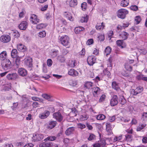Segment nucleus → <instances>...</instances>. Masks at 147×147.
<instances>
[{
	"label": "nucleus",
	"instance_id": "obj_52",
	"mask_svg": "<svg viewBox=\"0 0 147 147\" xmlns=\"http://www.w3.org/2000/svg\"><path fill=\"white\" fill-rule=\"evenodd\" d=\"M108 38L110 40L111 39L112 36L114 35V33L113 31L111 30L109 31L107 33Z\"/></svg>",
	"mask_w": 147,
	"mask_h": 147
},
{
	"label": "nucleus",
	"instance_id": "obj_27",
	"mask_svg": "<svg viewBox=\"0 0 147 147\" xmlns=\"http://www.w3.org/2000/svg\"><path fill=\"white\" fill-rule=\"evenodd\" d=\"M112 86L113 88L117 91H119L120 90L118 84L115 81H113L112 82Z\"/></svg>",
	"mask_w": 147,
	"mask_h": 147
},
{
	"label": "nucleus",
	"instance_id": "obj_32",
	"mask_svg": "<svg viewBox=\"0 0 147 147\" xmlns=\"http://www.w3.org/2000/svg\"><path fill=\"white\" fill-rule=\"evenodd\" d=\"M88 20V15H85L84 16L81 17L80 21L82 23H86Z\"/></svg>",
	"mask_w": 147,
	"mask_h": 147
},
{
	"label": "nucleus",
	"instance_id": "obj_11",
	"mask_svg": "<svg viewBox=\"0 0 147 147\" xmlns=\"http://www.w3.org/2000/svg\"><path fill=\"white\" fill-rule=\"evenodd\" d=\"M30 20L32 23L34 24H36L40 22V20L38 18L37 16L34 14L31 15Z\"/></svg>",
	"mask_w": 147,
	"mask_h": 147
},
{
	"label": "nucleus",
	"instance_id": "obj_19",
	"mask_svg": "<svg viewBox=\"0 0 147 147\" xmlns=\"http://www.w3.org/2000/svg\"><path fill=\"white\" fill-rule=\"evenodd\" d=\"M32 59L30 57H27L24 59L25 64L30 67L32 66Z\"/></svg>",
	"mask_w": 147,
	"mask_h": 147
},
{
	"label": "nucleus",
	"instance_id": "obj_15",
	"mask_svg": "<svg viewBox=\"0 0 147 147\" xmlns=\"http://www.w3.org/2000/svg\"><path fill=\"white\" fill-rule=\"evenodd\" d=\"M143 87L141 86H139L135 89H132L131 92L132 94L136 95L138 94L141 92L143 91Z\"/></svg>",
	"mask_w": 147,
	"mask_h": 147
},
{
	"label": "nucleus",
	"instance_id": "obj_60",
	"mask_svg": "<svg viewBox=\"0 0 147 147\" xmlns=\"http://www.w3.org/2000/svg\"><path fill=\"white\" fill-rule=\"evenodd\" d=\"M53 64V61L52 60L50 59H47V64L48 66H51Z\"/></svg>",
	"mask_w": 147,
	"mask_h": 147
},
{
	"label": "nucleus",
	"instance_id": "obj_20",
	"mask_svg": "<svg viewBox=\"0 0 147 147\" xmlns=\"http://www.w3.org/2000/svg\"><path fill=\"white\" fill-rule=\"evenodd\" d=\"M42 96L44 98L52 102L54 100L53 96L51 94L45 93L42 94Z\"/></svg>",
	"mask_w": 147,
	"mask_h": 147
},
{
	"label": "nucleus",
	"instance_id": "obj_22",
	"mask_svg": "<svg viewBox=\"0 0 147 147\" xmlns=\"http://www.w3.org/2000/svg\"><path fill=\"white\" fill-rule=\"evenodd\" d=\"M28 26V23L26 21H23L19 25L20 29L23 30H25Z\"/></svg>",
	"mask_w": 147,
	"mask_h": 147
},
{
	"label": "nucleus",
	"instance_id": "obj_14",
	"mask_svg": "<svg viewBox=\"0 0 147 147\" xmlns=\"http://www.w3.org/2000/svg\"><path fill=\"white\" fill-rule=\"evenodd\" d=\"M68 74L72 77H76L79 75L78 72L75 69L73 68L70 69L68 72Z\"/></svg>",
	"mask_w": 147,
	"mask_h": 147
},
{
	"label": "nucleus",
	"instance_id": "obj_59",
	"mask_svg": "<svg viewBox=\"0 0 147 147\" xmlns=\"http://www.w3.org/2000/svg\"><path fill=\"white\" fill-rule=\"evenodd\" d=\"M95 138V135L93 134H90L88 138V139L89 140L91 141L94 140Z\"/></svg>",
	"mask_w": 147,
	"mask_h": 147
},
{
	"label": "nucleus",
	"instance_id": "obj_45",
	"mask_svg": "<svg viewBox=\"0 0 147 147\" xmlns=\"http://www.w3.org/2000/svg\"><path fill=\"white\" fill-rule=\"evenodd\" d=\"M46 35V32L45 31H42L38 33V36L41 38L45 37Z\"/></svg>",
	"mask_w": 147,
	"mask_h": 147
},
{
	"label": "nucleus",
	"instance_id": "obj_39",
	"mask_svg": "<svg viewBox=\"0 0 147 147\" xmlns=\"http://www.w3.org/2000/svg\"><path fill=\"white\" fill-rule=\"evenodd\" d=\"M106 130L108 132H110L111 130V124L109 122H107L106 124Z\"/></svg>",
	"mask_w": 147,
	"mask_h": 147
},
{
	"label": "nucleus",
	"instance_id": "obj_16",
	"mask_svg": "<svg viewBox=\"0 0 147 147\" xmlns=\"http://www.w3.org/2000/svg\"><path fill=\"white\" fill-rule=\"evenodd\" d=\"M50 115L49 111L45 110L43 113H41L39 115V117L41 119H46Z\"/></svg>",
	"mask_w": 147,
	"mask_h": 147
},
{
	"label": "nucleus",
	"instance_id": "obj_5",
	"mask_svg": "<svg viewBox=\"0 0 147 147\" xmlns=\"http://www.w3.org/2000/svg\"><path fill=\"white\" fill-rule=\"evenodd\" d=\"M96 58L93 55H90L88 56L87 59V61L88 65H93L96 63Z\"/></svg>",
	"mask_w": 147,
	"mask_h": 147
},
{
	"label": "nucleus",
	"instance_id": "obj_33",
	"mask_svg": "<svg viewBox=\"0 0 147 147\" xmlns=\"http://www.w3.org/2000/svg\"><path fill=\"white\" fill-rule=\"evenodd\" d=\"M18 51L16 49H13L11 53V56L13 58H15L17 56Z\"/></svg>",
	"mask_w": 147,
	"mask_h": 147
},
{
	"label": "nucleus",
	"instance_id": "obj_48",
	"mask_svg": "<svg viewBox=\"0 0 147 147\" xmlns=\"http://www.w3.org/2000/svg\"><path fill=\"white\" fill-rule=\"evenodd\" d=\"M69 84L71 86H75L77 84V82L76 80H71L70 81Z\"/></svg>",
	"mask_w": 147,
	"mask_h": 147
},
{
	"label": "nucleus",
	"instance_id": "obj_61",
	"mask_svg": "<svg viewBox=\"0 0 147 147\" xmlns=\"http://www.w3.org/2000/svg\"><path fill=\"white\" fill-rule=\"evenodd\" d=\"M47 109L48 110V111H49L50 113H53L55 111L54 107L51 106L47 108Z\"/></svg>",
	"mask_w": 147,
	"mask_h": 147
},
{
	"label": "nucleus",
	"instance_id": "obj_31",
	"mask_svg": "<svg viewBox=\"0 0 147 147\" xmlns=\"http://www.w3.org/2000/svg\"><path fill=\"white\" fill-rule=\"evenodd\" d=\"M56 139V137L52 136L48 137L46 138H45L44 140L46 142H47L48 141H52L55 140Z\"/></svg>",
	"mask_w": 147,
	"mask_h": 147
},
{
	"label": "nucleus",
	"instance_id": "obj_40",
	"mask_svg": "<svg viewBox=\"0 0 147 147\" xmlns=\"http://www.w3.org/2000/svg\"><path fill=\"white\" fill-rule=\"evenodd\" d=\"M129 0H123L121 2V5L123 7L127 6L129 4Z\"/></svg>",
	"mask_w": 147,
	"mask_h": 147
},
{
	"label": "nucleus",
	"instance_id": "obj_30",
	"mask_svg": "<svg viewBox=\"0 0 147 147\" xmlns=\"http://www.w3.org/2000/svg\"><path fill=\"white\" fill-rule=\"evenodd\" d=\"M119 101L120 104L123 106L126 103V99L123 96H120Z\"/></svg>",
	"mask_w": 147,
	"mask_h": 147
},
{
	"label": "nucleus",
	"instance_id": "obj_1",
	"mask_svg": "<svg viewBox=\"0 0 147 147\" xmlns=\"http://www.w3.org/2000/svg\"><path fill=\"white\" fill-rule=\"evenodd\" d=\"M60 43L63 46L66 47L68 46L70 43L69 37L66 35H64L59 37Z\"/></svg>",
	"mask_w": 147,
	"mask_h": 147
},
{
	"label": "nucleus",
	"instance_id": "obj_6",
	"mask_svg": "<svg viewBox=\"0 0 147 147\" xmlns=\"http://www.w3.org/2000/svg\"><path fill=\"white\" fill-rule=\"evenodd\" d=\"M105 23L103 22H101V21L99 20L97 22L95 27L97 30L102 31L105 29Z\"/></svg>",
	"mask_w": 147,
	"mask_h": 147
},
{
	"label": "nucleus",
	"instance_id": "obj_12",
	"mask_svg": "<svg viewBox=\"0 0 147 147\" xmlns=\"http://www.w3.org/2000/svg\"><path fill=\"white\" fill-rule=\"evenodd\" d=\"M129 36V34L125 31H122L120 32L119 35V38L122 40H127Z\"/></svg>",
	"mask_w": 147,
	"mask_h": 147
},
{
	"label": "nucleus",
	"instance_id": "obj_63",
	"mask_svg": "<svg viewBox=\"0 0 147 147\" xmlns=\"http://www.w3.org/2000/svg\"><path fill=\"white\" fill-rule=\"evenodd\" d=\"M62 54L63 55H66L68 53V51L65 49H63L61 51Z\"/></svg>",
	"mask_w": 147,
	"mask_h": 147
},
{
	"label": "nucleus",
	"instance_id": "obj_58",
	"mask_svg": "<svg viewBox=\"0 0 147 147\" xmlns=\"http://www.w3.org/2000/svg\"><path fill=\"white\" fill-rule=\"evenodd\" d=\"M142 119L144 121L147 120V113H144L142 115Z\"/></svg>",
	"mask_w": 147,
	"mask_h": 147
},
{
	"label": "nucleus",
	"instance_id": "obj_47",
	"mask_svg": "<svg viewBox=\"0 0 147 147\" xmlns=\"http://www.w3.org/2000/svg\"><path fill=\"white\" fill-rule=\"evenodd\" d=\"M125 139L127 141H131L132 140V136L131 134H126L125 135Z\"/></svg>",
	"mask_w": 147,
	"mask_h": 147
},
{
	"label": "nucleus",
	"instance_id": "obj_57",
	"mask_svg": "<svg viewBox=\"0 0 147 147\" xmlns=\"http://www.w3.org/2000/svg\"><path fill=\"white\" fill-rule=\"evenodd\" d=\"M122 138V135L121 134L118 137L116 136L115 138H114L113 139V140H114V142H116L117 141H119L120 140H121Z\"/></svg>",
	"mask_w": 147,
	"mask_h": 147
},
{
	"label": "nucleus",
	"instance_id": "obj_26",
	"mask_svg": "<svg viewBox=\"0 0 147 147\" xmlns=\"http://www.w3.org/2000/svg\"><path fill=\"white\" fill-rule=\"evenodd\" d=\"M75 130V127H71L68 128L65 131V134L67 136L73 134Z\"/></svg>",
	"mask_w": 147,
	"mask_h": 147
},
{
	"label": "nucleus",
	"instance_id": "obj_18",
	"mask_svg": "<svg viewBox=\"0 0 147 147\" xmlns=\"http://www.w3.org/2000/svg\"><path fill=\"white\" fill-rule=\"evenodd\" d=\"M53 145L52 142L45 141L41 143L39 145L40 147H52Z\"/></svg>",
	"mask_w": 147,
	"mask_h": 147
},
{
	"label": "nucleus",
	"instance_id": "obj_49",
	"mask_svg": "<svg viewBox=\"0 0 147 147\" xmlns=\"http://www.w3.org/2000/svg\"><path fill=\"white\" fill-rule=\"evenodd\" d=\"M99 144L100 146L102 147H104L106 144V140H105L101 139L100 140Z\"/></svg>",
	"mask_w": 147,
	"mask_h": 147
},
{
	"label": "nucleus",
	"instance_id": "obj_7",
	"mask_svg": "<svg viewBox=\"0 0 147 147\" xmlns=\"http://www.w3.org/2000/svg\"><path fill=\"white\" fill-rule=\"evenodd\" d=\"M101 92L100 88L95 86L92 88V93L94 97H98Z\"/></svg>",
	"mask_w": 147,
	"mask_h": 147
},
{
	"label": "nucleus",
	"instance_id": "obj_3",
	"mask_svg": "<svg viewBox=\"0 0 147 147\" xmlns=\"http://www.w3.org/2000/svg\"><path fill=\"white\" fill-rule=\"evenodd\" d=\"M1 65L3 68L5 70H9L12 67L11 62L8 59L3 61L1 63Z\"/></svg>",
	"mask_w": 147,
	"mask_h": 147
},
{
	"label": "nucleus",
	"instance_id": "obj_13",
	"mask_svg": "<svg viewBox=\"0 0 147 147\" xmlns=\"http://www.w3.org/2000/svg\"><path fill=\"white\" fill-rule=\"evenodd\" d=\"M124 40L122 39L117 40L116 41V44L117 46L121 49L126 47V44Z\"/></svg>",
	"mask_w": 147,
	"mask_h": 147
},
{
	"label": "nucleus",
	"instance_id": "obj_42",
	"mask_svg": "<svg viewBox=\"0 0 147 147\" xmlns=\"http://www.w3.org/2000/svg\"><path fill=\"white\" fill-rule=\"evenodd\" d=\"M88 117V115L86 114H85L80 116V119L81 121H84L87 120Z\"/></svg>",
	"mask_w": 147,
	"mask_h": 147
},
{
	"label": "nucleus",
	"instance_id": "obj_8",
	"mask_svg": "<svg viewBox=\"0 0 147 147\" xmlns=\"http://www.w3.org/2000/svg\"><path fill=\"white\" fill-rule=\"evenodd\" d=\"M118 103V96L116 95H113L112 96L110 100V105L112 107L115 106Z\"/></svg>",
	"mask_w": 147,
	"mask_h": 147
},
{
	"label": "nucleus",
	"instance_id": "obj_56",
	"mask_svg": "<svg viewBox=\"0 0 147 147\" xmlns=\"http://www.w3.org/2000/svg\"><path fill=\"white\" fill-rule=\"evenodd\" d=\"M130 9L131 10L134 11H136L138 9V7L136 5H132L130 7Z\"/></svg>",
	"mask_w": 147,
	"mask_h": 147
},
{
	"label": "nucleus",
	"instance_id": "obj_28",
	"mask_svg": "<svg viewBox=\"0 0 147 147\" xmlns=\"http://www.w3.org/2000/svg\"><path fill=\"white\" fill-rule=\"evenodd\" d=\"M85 28L82 26H79L75 28L74 30V31L75 33L79 34L81 32L84 30Z\"/></svg>",
	"mask_w": 147,
	"mask_h": 147
},
{
	"label": "nucleus",
	"instance_id": "obj_35",
	"mask_svg": "<svg viewBox=\"0 0 147 147\" xmlns=\"http://www.w3.org/2000/svg\"><path fill=\"white\" fill-rule=\"evenodd\" d=\"M77 0H71L69 3V6L71 7H74L77 5Z\"/></svg>",
	"mask_w": 147,
	"mask_h": 147
},
{
	"label": "nucleus",
	"instance_id": "obj_53",
	"mask_svg": "<svg viewBox=\"0 0 147 147\" xmlns=\"http://www.w3.org/2000/svg\"><path fill=\"white\" fill-rule=\"evenodd\" d=\"M98 40L100 42L103 41L105 39L104 35L103 34H99L98 36Z\"/></svg>",
	"mask_w": 147,
	"mask_h": 147
},
{
	"label": "nucleus",
	"instance_id": "obj_62",
	"mask_svg": "<svg viewBox=\"0 0 147 147\" xmlns=\"http://www.w3.org/2000/svg\"><path fill=\"white\" fill-rule=\"evenodd\" d=\"M93 40L91 38L88 40L86 42V44L88 45H90L93 44Z\"/></svg>",
	"mask_w": 147,
	"mask_h": 147
},
{
	"label": "nucleus",
	"instance_id": "obj_4",
	"mask_svg": "<svg viewBox=\"0 0 147 147\" xmlns=\"http://www.w3.org/2000/svg\"><path fill=\"white\" fill-rule=\"evenodd\" d=\"M53 118L59 122H61L63 119V116L59 111L54 113L53 114Z\"/></svg>",
	"mask_w": 147,
	"mask_h": 147
},
{
	"label": "nucleus",
	"instance_id": "obj_64",
	"mask_svg": "<svg viewBox=\"0 0 147 147\" xmlns=\"http://www.w3.org/2000/svg\"><path fill=\"white\" fill-rule=\"evenodd\" d=\"M115 116L114 115L109 117V121L110 122H113L115 119Z\"/></svg>",
	"mask_w": 147,
	"mask_h": 147
},
{
	"label": "nucleus",
	"instance_id": "obj_54",
	"mask_svg": "<svg viewBox=\"0 0 147 147\" xmlns=\"http://www.w3.org/2000/svg\"><path fill=\"white\" fill-rule=\"evenodd\" d=\"M81 7L83 11H85L87 7V3L85 2L83 3L81 5Z\"/></svg>",
	"mask_w": 147,
	"mask_h": 147
},
{
	"label": "nucleus",
	"instance_id": "obj_21",
	"mask_svg": "<svg viewBox=\"0 0 147 147\" xmlns=\"http://www.w3.org/2000/svg\"><path fill=\"white\" fill-rule=\"evenodd\" d=\"M18 77V75L16 73L9 74L6 76L7 78L9 80H15Z\"/></svg>",
	"mask_w": 147,
	"mask_h": 147
},
{
	"label": "nucleus",
	"instance_id": "obj_46",
	"mask_svg": "<svg viewBox=\"0 0 147 147\" xmlns=\"http://www.w3.org/2000/svg\"><path fill=\"white\" fill-rule=\"evenodd\" d=\"M146 125L143 124H140L137 127V131H140L143 129L146 126Z\"/></svg>",
	"mask_w": 147,
	"mask_h": 147
},
{
	"label": "nucleus",
	"instance_id": "obj_34",
	"mask_svg": "<svg viewBox=\"0 0 147 147\" xmlns=\"http://www.w3.org/2000/svg\"><path fill=\"white\" fill-rule=\"evenodd\" d=\"M125 68L127 71L129 72L131 71L132 69V67L128 62H126L125 63Z\"/></svg>",
	"mask_w": 147,
	"mask_h": 147
},
{
	"label": "nucleus",
	"instance_id": "obj_55",
	"mask_svg": "<svg viewBox=\"0 0 147 147\" xmlns=\"http://www.w3.org/2000/svg\"><path fill=\"white\" fill-rule=\"evenodd\" d=\"M106 97V96L105 94H102L100 97L99 102H103L105 101Z\"/></svg>",
	"mask_w": 147,
	"mask_h": 147
},
{
	"label": "nucleus",
	"instance_id": "obj_41",
	"mask_svg": "<svg viewBox=\"0 0 147 147\" xmlns=\"http://www.w3.org/2000/svg\"><path fill=\"white\" fill-rule=\"evenodd\" d=\"M93 84V83L92 82H88L85 84L84 86L86 88L90 89L92 87Z\"/></svg>",
	"mask_w": 147,
	"mask_h": 147
},
{
	"label": "nucleus",
	"instance_id": "obj_23",
	"mask_svg": "<svg viewBox=\"0 0 147 147\" xmlns=\"http://www.w3.org/2000/svg\"><path fill=\"white\" fill-rule=\"evenodd\" d=\"M57 122L56 121H51L49 122V124L47 125V128L51 129L54 128L56 125Z\"/></svg>",
	"mask_w": 147,
	"mask_h": 147
},
{
	"label": "nucleus",
	"instance_id": "obj_50",
	"mask_svg": "<svg viewBox=\"0 0 147 147\" xmlns=\"http://www.w3.org/2000/svg\"><path fill=\"white\" fill-rule=\"evenodd\" d=\"M31 98L33 100L35 101H38L40 102H42L43 101V100L42 99L36 96H32Z\"/></svg>",
	"mask_w": 147,
	"mask_h": 147
},
{
	"label": "nucleus",
	"instance_id": "obj_29",
	"mask_svg": "<svg viewBox=\"0 0 147 147\" xmlns=\"http://www.w3.org/2000/svg\"><path fill=\"white\" fill-rule=\"evenodd\" d=\"M7 55V53L6 51H3L0 53V59L1 60L4 61L6 60Z\"/></svg>",
	"mask_w": 147,
	"mask_h": 147
},
{
	"label": "nucleus",
	"instance_id": "obj_36",
	"mask_svg": "<svg viewBox=\"0 0 147 147\" xmlns=\"http://www.w3.org/2000/svg\"><path fill=\"white\" fill-rule=\"evenodd\" d=\"M47 26V25L43 23H41L37 25L36 26V28L37 29L40 30L45 28Z\"/></svg>",
	"mask_w": 147,
	"mask_h": 147
},
{
	"label": "nucleus",
	"instance_id": "obj_51",
	"mask_svg": "<svg viewBox=\"0 0 147 147\" xmlns=\"http://www.w3.org/2000/svg\"><path fill=\"white\" fill-rule=\"evenodd\" d=\"M141 20V17L140 16H136L135 19V21L136 24H139Z\"/></svg>",
	"mask_w": 147,
	"mask_h": 147
},
{
	"label": "nucleus",
	"instance_id": "obj_37",
	"mask_svg": "<svg viewBox=\"0 0 147 147\" xmlns=\"http://www.w3.org/2000/svg\"><path fill=\"white\" fill-rule=\"evenodd\" d=\"M76 61L75 60H69L68 62L69 66L71 67H74L75 66Z\"/></svg>",
	"mask_w": 147,
	"mask_h": 147
},
{
	"label": "nucleus",
	"instance_id": "obj_25",
	"mask_svg": "<svg viewBox=\"0 0 147 147\" xmlns=\"http://www.w3.org/2000/svg\"><path fill=\"white\" fill-rule=\"evenodd\" d=\"M18 73L19 75L22 76H26L27 74L26 70L23 68H20L18 69Z\"/></svg>",
	"mask_w": 147,
	"mask_h": 147
},
{
	"label": "nucleus",
	"instance_id": "obj_9",
	"mask_svg": "<svg viewBox=\"0 0 147 147\" xmlns=\"http://www.w3.org/2000/svg\"><path fill=\"white\" fill-rule=\"evenodd\" d=\"M43 138V135L35 133L33 134L32 138L34 141H38L41 140Z\"/></svg>",
	"mask_w": 147,
	"mask_h": 147
},
{
	"label": "nucleus",
	"instance_id": "obj_44",
	"mask_svg": "<svg viewBox=\"0 0 147 147\" xmlns=\"http://www.w3.org/2000/svg\"><path fill=\"white\" fill-rule=\"evenodd\" d=\"M25 47L24 45L22 44H19L17 46V48L18 49L19 51H22L25 49Z\"/></svg>",
	"mask_w": 147,
	"mask_h": 147
},
{
	"label": "nucleus",
	"instance_id": "obj_17",
	"mask_svg": "<svg viewBox=\"0 0 147 147\" xmlns=\"http://www.w3.org/2000/svg\"><path fill=\"white\" fill-rule=\"evenodd\" d=\"M63 15L64 17L67 18L70 21H74V18L69 12L68 11L64 12L63 13Z\"/></svg>",
	"mask_w": 147,
	"mask_h": 147
},
{
	"label": "nucleus",
	"instance_id": "obj_24",
	"mask_svg": "<svg viewBox=\"0 0 147 147\" xmlns=\"http://www.w3.org/2000/svg\"><path fill=\"white\" fill-rule=\"evenodd\" d=\"M110 75V72L107 69L104 70L102 73L101 74V76H102V78H106V77L109 78Z\"/></svg>",
	"mask_w": 147,
	"mask_h": 147
},
{
	"label": "nucleus",
	"instance_id": "obj_38",
	"mask_svg": "<svg viewBox=\"0 0 147 147\" xmlns=\"http://www.w3.org/2000/svg\"><path fill=\"white\" fill-rule=\"evenodd\" d=\"M96 118L98 120H102L105 119L106 117L103 114H100L96 116Z\"/></svg>",
	"mask_w": 147,
	"mask_h": 147
},
{
	"label": "nucleus",
	"instance_id": "obj_43",
	"mask_svg": "<svg viewBox=\"0 0 147 147\" xmlns=\"http://www.w3.org/2000/svg\"><path fill=\"white\" fill-rule=\"evenodd\" d=\"M111 48L109 46L105 48V53L106 55H107L110 53L111 51Z\"/></svg>",
	"mask_w": 147,
	"mask_h": 147
},
{
	"label": "nucleus",
	"instance_id": "obj_10",
	"mask_svg": "<svg viewBox=\"0 0 147 147\" xmlns=\"http://www.w3.org/2000/svg\"><path fill=\"white\" fill-rule=\"evenodd\" d=\"M11 40L10 36L8 35H3L0 38V41L4 43L9 42Z\"/></svg>",
	"mask_w": 147,
	"mask_h": 147
},
{
	"label": "nucleus",
	"instance_id": "obj_2",
	"mask_svg": "<svg viewBox=\"0 0 147 147\" xmlns=\"http://www.w3.org/2000/svg\"><path fill=\"white\" fill-rule=\"evenodd\" d=\"M128 13V11L125 9H119L117 12V16L118 18L122 19H125L126 15Z\"/></svg>",
	"mask_w": 147,
	"mask_h": 147
}]
</instances>
